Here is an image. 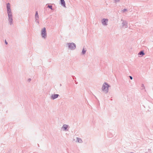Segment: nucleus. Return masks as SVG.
<instances>
[{
	"label": "nucleus",
	"mask_w": 153,
	"mask_h": 153,
	"mask_svg": "<svg viewBox=\"0 0 153 153\" xmlns=\"http://www.w3.org/2000/svg\"><path fill=\"white\" fill-rule=\"evenodd\" d=\"M10 5L9 3L7 4V9L8 15L9 17V19L10 22V24H11L12 23L13 19L12 18V13L11 12V9L10 8Z\"/></svg>",
	"instance_id": "nucleus-1"
},
{
	"label": "nucleus",
	"mask_w": 153,
	"mask_h": 153,
	"mask_svg": "<svg viewBox=\"0 0 153 153\" xmlns=\"http://www.w3.org/2000/svg\"><path fill=\"white\" fill-rule=\"evenodd\" d=\"M108 85L106 83L103 84L102 87V91L105 92H107L108 91Z\"/></svg>",
	"instance_id": "nucleus-2"
},
{
	"label": "nucleus",
	"mask_w": 153,
	"mask_h": 153,
	"mask_svg": "<svg viewBox=\"0 0 153 153\" xmlns=\"http://www.w3.org/2000/svg\"><path fill=\"white\" fill-rule=\"evenodd\" d=\"M69 47L71 49H72L75 48V45L73 43H71L68 44Z\"/></svg>",
	"instance_id": "nucleus-3"
},
{
	"label": "nucleus",
	"mask_w": 153,
	"mask_h": 153,
	"mask_svg": "<svg viewBox=\"0 0 153 153\" xmlns=\"http://www.w3.org/2000/svg\"><path fill=\"white\" fill-rule=\"evenodd\" d=\"M42 35L43 37L45 38L46 36V31L45 27L43 28L42 30Z\"/></svg>",
	"instance_id": "nucleus-4"
},
{
	"label": "nucleus",
	"mask_w": 153,
	"mask_h": 153,
	"mask_svg": "<svg viewBox=\"0 0 153 153\" xmlns=\"http://www.w3.org/2000/svg\"><path fill=\"white\" fill-rule=\"evenodd\" d=\"M108 20L107 19H103L102 20V23L104 25H106L107 23L108 22Z\"/></svg>",
	"instance_id": "nucleus-5"
},
{
	"label": "nucleus",
	"mask_w": 153,
	"mask_h": 153,
	"mask_svg": "<svg viewBox=\"0 0 153 153\" xmlns=\"http://www.w3.org/2000/svg\"><path fill=\"white\" fill-rule=\"evenodd\" d=\"M58 94H54L52 96V99H55V98H57L58 97Z\"/></svg>",
	"instance_id": "nucleus-6"
},
{
	"label": "nucleus",
	"mask_w": 153,
	"mask_h": 153,
	"mask_svg": "<svg viewBox=\"0 0 153 153\" xmlns=\"http://www.w3.org/2000/svg\"><path fill=\"white\" fill-rule=\"evenodd\" d=\"M61 3L63 5L64 7H65V4L64 0H61Z\"/></svg>",
	"instance_id": "nucleus-7"
},
{
	"label": "nucleus",
	"mask_w": 153,
	"mask_h": 153,
	"mask_svg": "<svg viewBox=\"0 0 153 153\" xmlns=\"http://www.w3.org/2000/svg\"><path fill=\"white\" fill-rule=\"evenodd\" d=\"M68 126L67 125H63L62 128L64 129V130H66L68 127Z\"/></svg>",
	"instance_id": "nucleus-8"
},
{
	"label": "nucleus",
	"mask_w": 153,
	"mask_h": 153,
	"mask_svg": "<svg viewBox=\"0 0 153 153\" xmlns=\"http://www.w3.org/2000/svg\"><path fill=\"white\" fill-rule=\"evenodd\" d=\"M35 17L36 18V19H37L38 18V13L37 11L36 12V15H35Z\"/></svg>",
	"instance_id": "nucleus-9"
},
{
	"label": "nucleus",
	"mask_w": 153,
	"mask_h": 153,
	"mask_svg": "<svg viewBox=\"0 0 153 153\" xmlns=\"http://www.w3.org/2000/svg\"><path fill=\"white\" fill-rule=\"evenodd\" d=\"M138 54L140 55H144V53L143 51H142L138 53Z\"/></svg>",
	"instance_id": "nucleus-10"
},
{
	"label": "nucleus",
	"mask_w": 153,
	"mask_h": 153,
	"mask_svg": "<svg viewBox=\"0 0 153 153\" xmlns=\"http://www.w3.org/2000/svg\"><path fill=\"white\" fill-rule=\"evenodd\" d=\"M78 142L79 143H81L82 142V140L81 139L77 138Z\"/></svg>",
	"instance_id": "nucleus-11"
},
{
	"label": "nucleus",
	"mask_w": 153,
	"mask_h": 153,
	"mask_svg": "<svg viewBox=\"0 0 153 153\" xmlns=\"http://www.w3.org/2000/svg\"><path fill=\"white\" fill-rule=\"evenodd\" d=\"M85 52H86V51H85L84 49V48H83V50H82V53H83V54H84L85 53Z\"/></svg>",
	"instance_id": "nucleus-12"
},
{
	"label": "nucleus",
	"mask_w": 153,
	"mask_h": 153,
	"mask_svg": "<svg viewBox=\"0 0 153 153\" xmlns=\"http://www.w3.org/2000/svg\"><path fill=\"white\" fill-rule=\"evenodd\" d=\"M48 7L51 9L52 8V6L51 5H48Z\"/></svg>",
	"instance_id": "nucleus-13"
},
{
	"label": "nucleus",
	"mask_w": 153,
	"mask_h": 153,
	"mask_svg": "<svg viewBox=\"0 0 153 153\" xmlns=\"http://www.w3.org/2000/svg\"><path fill=\"white\" fill-rule=\"evenodd\" d=\"M5 43L6 45H7V42L6 41V40H5Z\"/></svg>",
	"instance_id": "nucleus-14"
},
{
	"label": "nucleus",
	"mask_w": 153,
	"mask_h": 153,
	"mask_svg": "<svg viewBox=\"0 0 153 153\" xmlns=\"http://www.w3.org/2000/svg\"><path fill=\"white\" fill-rule=\"evenodd\" d=\"M130 78L131 79H132V77L131 76H130Z\"/></svg>",
	"instance_id": "nucleus-15"
}]
</instances>
